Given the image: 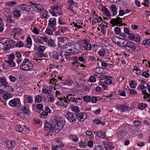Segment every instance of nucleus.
Masks as SVG:
<instances>
[{"label":"nucleus","instance_id":"57","mask_svg":"<svg viewBox=\"0 0 150 150\" xmlns=\"http://www.w3.org/2000/svg\"><path fill=\"white\" fill-rule=\"evenodd\" d=\"M46 33L49 35H51L52 34L53 32L51 29L47 28L46 30Z\"/></svg>","mask_w":150,"mask_h":150},{"label":"nucleus","instance_id":"19","mask_svg":"<svg viewBox=\"0 0 150 150\" xmlns=\"http://www.w3.org/2000/svg\"><path fill=\"white\" fill-rule=\"evenodd\" d=\"M9 42V40L7 38H0V43L2 44H6Z\"/></svg>","mask_w":150,"mask_h":150},{"label":"nucleus","instance_id":"36","mask_svg":"<svg viewBox=\"0 0 150 150\" xmlns=\"http://www.w3.org/2000/svg\"><path fill=\"white\" fill-rule=\"evenodd\" d=\"M64 19L61 17H59L58 19V23L59 24L63 25L65 24L66 23L64 22Z\"/></svg>","mask_w":150,"mask_h":150},{"label":"nucleus","instance_id":"63","mask_svg":"<svg viewBox=\"0 0 150 150\" xmlns=\"http://www.w3.org/2000/svg\"><path fill=\"white\" fill-rule=\"evenodd\" d=\"M6 20L8 22L10 23H13L15 22V21L14 20L12 19L10 17L7 18Z\"/></svg>","mask_w":150,"mask_h":150},{"label":"nucleus","instance_id":"10","mask_svg":"<svg viewBox=\"0 0 150 150\" xmlns=\"http://www.w3.org/2000/svg\"><path fill=\"white\" fill-rule=\"evenodd\" d=\"M10 106L12 107H16L21 105V101L19 98H16L11 100L9 102Z\"/></svg>","mask_w":150,"mask_h":150},{"label":"nucleus","instance_id":"46","mask_svg":"<svg viewBox=\"0 0 150 150\" xmlns=\"http://www.w3.org/2000/svg\"><path fill=\"white\" fill-rule=\"evenodd\" d=\"M45 49V47L44 46H40L38 48V50L39 52H42Z\"/></svg>","mask_w":150,"mask_h":150},{"label":"nucleus","instance_id":"15","mask_svg":"<svg viewBox=\"0 0 150 150\" xmlns=\"http://www.w3.org/2000/svg\"><path fill=\"white\" fill-rule=\"evenodd\" d=\"M94 133L101 138L103 139L105 137V134L103 131L94 132Z\"/></svg>","mask_w":150,"mask_h":150},{"label":"nucleus","instance_id":"20","mask_svg":"<svg viewBox=\"0 0 150 150\" xmlns=\"http://www.w3.org/2000/svg\"><path fill=\"white\" fill-rule=\"evenodd\" d=\"M13 113L16 116H21L22 117L25 116V114L22 111L21 112H19L16 110H14L13 111Z\"/></svg>","mask_w":150,"mask_h":150},{"label":"nucleus","instance_id":"61","mask_svg":"<svg viewBox=\"0 0 150 150\" xmlns=\"http://www.w3.org/2000/svg\"><path fill=\"white\" fill-rule=\"evenodd\" d=\"M61 30L62 32L64 33L66 31H68V28L67 27H65L63 26H62L61 27Z\"/></svg>","mask_w":150,"mask_h":150},{"label":"nucleus","instance_id":"54","mask_svg":"<svg viewBox=\"0 0 150 150\" xmlns=\"http://www.w3.org/2000/svg\"><path fill=\"white\" fill-rule=\"evenodd\" d=\"M96 79L93 76H91L90 79L88 80V82H93L96 81Z\"/></svg>","mask_w":150,"mask_h":150},{"label":"nucleus","instance_id":"13","mask_svg":"<svg viewBox=\"0 0 150 150\" xmlns=\"http://www.w3.org/2000/svg\"><path fill=\"white\" fill-rule=\"evenodd\" d=\"M33 100L32 98L30 96L25 95L24 97V104L28 103H33Z\"/></svg>","mask_w":150,"mask_h":150},{"label":"nucleus","instance_id":"33","mask_svg":"<svg viewBox=\"0 0 150 150\" xmlns=\"http://www.w3.org/2000/svg\"><path fill=\"white\" fill-rule=\"evenodd\" d=\"M103 82L106 84H111L112 81L111 79H109L108 77H106Z\"/></svg>","mask_w":150,"mask_h":150},{"label":"nucleus","instance_id":"21","mask_svg":"<svg viewBox=\"0 0 150 150\" xmlns=\"http://www.w3.org/2000/svg\"><path fill=\"white\" fill-rule=\"evenodd\" d=\"M117 108L118 109H120V110L122 112H123L125 110H127L128 107L127 105H121L117 106Z\"/></svg>","mask_w":150,"mask_h":150},{"label":"nucleus","instance_id":"42","mask_svg":"<svg viewBox=\"0 0 150 150\" xmlns=\"http://www.w3.org/2000/svg\"><path fill=\"white\" fill-rule=\"evenodd\" d=\"M16 2L15 1H11L8 2L7 4V5L9 6L12 7L13 5L16 4Z\"/></svg>","mask_w":150,"mask_h":150},{"label":"nucleus","instance_id":"43","mask_svg":"<svg viewBox=\"0 0 150 150\" xmlns=\"http://www.w3.org/2000/svg\"><path fill=\"white\" fill-rule=\"evenodd\" d=\"M42 98L41 96L38 95L37 96L35 99V101L38 103L40 102L42 100Z\"/></svg>","mask_w":150,"mask_h":150},{"label":"nucleus","instance_id":"49","mask_svg":"<svg viewBox=\"0 0 150 150\" xmlns=\"http://www.w3.org/2000/svg\"><path fill=\"white\" fill-rule=\"evenodd\" d=\"M54 81H55V83H54V84L56 85V82L58 81L57 80V78L55 79L54 78V79L52 78V79H51V80L50 81L49 83L50 84L52 83V84H53V83H54Z\"/></svg>","mask_w":150,"mask_h":150},{"label":"nucleus","instance_id":"56","mask_svg":"<svg viewBox=\"0 0 150 150\" xmlns=\"http://www.w3.org/2000/svg\"><path fill=\"white\" fill-rule=\"evenodd\" d=\"M115 31L116 34H118L120 33V28L118 27H115Z\"/></svg>","mask_w":150,"mask_h":150},{"label":"nucleus","instance_id":"26","mask_svg":"<svg viewBox=\"0 0 150 150\" xmlns=\"http://www.w3.org/2000/svg\"><path fill=\"white\" fill-rule=\"evenodd\" d=\"M79 46L80 48L78 50L76 51L77 52H79L81 50H86V48L85 45H83L82 44H79Z\"/></svg>","mask_w":150,"mask_h":150},{"label":"nucleus","instance_id":"23","mask_svg":"<svg viewBox=\"0 0 150 150\" xmlns=\"http://www.w3.org/2000/svg\"><path fill=\"white\" fill-rule=\"evenodd\" d=\"M111 9L112 11V15L113 16H115L117 13L116 11V8L115 5L112 4L111 6Z\"/></svg>","mask_w":150,"mask_h":150},{"label":"nucleus","instance_id":"31","mask_svg":"<svg viewBox=\"0 0 150 150\" xmlns=\"http://www.w3.org/2000/svg\"><path fill=\"white\" fill-rule=\"evenodd\" d=\"M103 68L101 67H97L94 69L95 72L99 74L102 73Z\"/></svg>","mask_w":150,"mask_h":150},{"label":"nucleus","instance_id":"39","mask_svg":"<svg viewBox=\"0 0 150 150\" xmlns=\"http://www.w3.org/2000/svg\"><path fill=\"white\" fill-rule=\"evenodd\" d=\"M42 92L43 93L47 94H50L51 93V91L50 90L46 89H43Z\"/></svg>","mask_w":150,"mask_h":150},{"label":"nucleus","instance_id":"29","mask_svg":"<svg viewBox=\"0 0 150 150\" xmlns=\"http://www.w3.org/2000/svg\"><path fill=\"white\" fill-rule=\"evenodd\" d=\"M58 39L59 42L63 43L67 40V38L66 37H59Z\"/></svg>","mask_w":150,"mask_h":150},{"label":"nucleus","instance_id":"17","mask_svg":"<svg viewBox=\"0 0 150 150\" xmlns=\"http://www.w3.org/2000/svg\"><path fill=\"white\" fill-rule=\"evenodd\" d=\"M56 24L55 18H51L49 21L48 25L50 26H55Z\"/></svg>","mask_w":150,"mask_h":150},{"label":"nucleus","instance_id":"25","mask_svg":"<svg viewBox=\"0 0 150 150\" xmlns=\"http://www.w3.org/2000/svg\"><path fill=\"white\" fill-rule=\"evenodd\" d=\"M15 143L14 141H9L7 142V145L8 147L10 148H12L15 145Z\"/></svg>","mask_w":150,"mask_h":150},{"label":"nucleus","instance_id":"41","mask_svg":"<svg viewBox=\"0 0 150 150\" xmlns=\"http://www.w3.org/2000/svg\"><path fill=\"white\" fill-rule=\"evenodd\" d=\"M48 44L49 45V46L52 47H54V41L51 39H50L48 41Z\"/></svg>","mask_w":150,"mask_h":150},{"label":"nucleus","instance_id":"14","mask_svg":"<svg viewBox=\"0 0 150 150\" xmlns=\"http://www.w3.org/2000/svg\"><path fill=\"white\" fill-rule=\"evenodd\" d=\"M120 39L122 40H124V39H123L121 38H119L117 36L112 37L111 38L112 41L114 43H115L119 46H120V43L119 41V40H120Z\"/></svg>","mask_w":150,"mask_h":150},{"label":"nucleus","instance_id":"24","mask_svg":"<svg viewBox=\"0 0 150 150\" xmlns=\"http://www.w3.org/2000/svg\"><path fill=\"white\" fill-rule=\"evenodd\" d=\"M20 11V10L19 8H17L13 11L14 16L16 17H20L21 14Z\"/></svg>","mask_w":150,"mask_h":150},{"label":"nucleus","instance_id":"40","mask_svg":"<svg viewBox=\"0 0 150 150\" xmlns=\"http://www.w3.org/2000/svg\"><path fill=\"white\" fill-rule=\"evenodd\" d=\"M11 97V95L8 93H6L3 95V97L5 100L8 99Z\"/></svg>","mask_w":150,"mask_h":150},{"label":"nucleus","instance_id":"64","mask_svg":"<svg viewBox=\"0 0 150 150\" xmlns=\"http://www.w3.org/2000/svg\"><path fill=\"white\" fill-rule=\"evenodd\" d=\"M94 150H104V149L102 146H97L94 149Z\"/></svg>","mask_w":150,"mask_h":150},{"label":"nucleus","instance_id":"4","mask_svg":"<svg viewBox=\"0 0 150 150\" xmlns=\"http://www.w3.org/2000/svg\"><path fill=\"white\" fill-rule=\"evenodd\" d=\"M33 66V64L29 61V60L27 59H25L23 60L20 68L22 70L28 71L32 69Z\"/></svg>","mask_w":150,"mask_h":150},{"label":"nucleus","instance_id":"45","mask_svg":"<svg viewBox=\"0 0 150 150\" xmlns=\"http://www.w3.org/2000/svg\"><path fill=\"white\" fill-rule=\"evenodd\" d=\"M43 105L41 104H38L37 105V109H38V111L37 110L38 112L39 111H40L41 110H43Z\"/></svg>","mask_w":150,"mask_h":150},{"label":"nucleus","instance_id":"48","mask_svg":"<svg viewBox=\"0 0 150 150\" xmlns=\"http://www.w3.org/2000/svg\"><path fill=\"white\" fill-rule=\"evenodd\" d=\"M72 110L76 112H78L79 111L80 109L79 107L74 106L72 108Z\"/></svg>","mask_w":150,"mask_h":150},{"label":"nucleus","instance_id":"3","mask_svg":"<svg viewBox=\"0 0 150 150\" xmlns=\"http://www.w3.org/2000/svg\"><path fill=\"white\" fill-rule=\"evenodd\" d=\"M15 58L14 55L13 54H11L8 57L9 60H5L4 62L5 63L8 64L10 65L11 67H14L16 66V68H18L19 66V64L21 62V60L18 59L17 61L16 64L13 62V59Z\"/></svg>","mask_w":150,"mask_h":150},{"label":"nucleus","instance_id":"32","mask_svg":"<svg viewBox=\"0 0 150 150\" xmlns=\"http://www.w3.org/2000/svg\"><path fill=\"white\" fill-rule=\"evenodd\" d=\"M146 106L147 105L146 104L142 103L139 104L138 108L140 110H142L146 108Z\"/></svg>","mask_w":150,"mask_h":150},{"label":"nucleus","instance_id":"11","mask_svg":"<svg viewBox=\"0 0 150 150\" xmlns=\"http://www.w3.org/2000/svg\"><path fill=\"white\" fill-rule=\"evenodd\" d=\"M19 8L23 12L25 13L28 12L31 9V6L25 4H21L19 6Z\"/></svg>","mask_w":150,"mask_h":150},{"label":"nucleus","instance_id":"22","mask_svg":"<svg viewBox=\"0 0 150 150\" xmlns=\"http://www.w3.org/2000/svg\"><path fill=\"white\" fill-rule=\"evenodd\" d=\"M19 109L22 111L24 114H27L28 113V109L25 106H22L19 107Z\"/></svg>","mask_w":150,"mask_h":150},{"label":"nucleus","instance_id":"1","mask_svg":"<svg viewBox=\"0 0 150 150\" xmlns=\"http://www.w3.org/2000/svg\"><path fill=\"white\" fill-rule=\"evenodd\" d=\"M52 123L54 125V130H60L63 127L64 122L57 116H54L52 119Z\"/></svg>","mask_w":150,"mask_h":150},{"label":"nucleus","instance_id":"44","mask_svg":"<svg viewBox=\"0 0 150 150\" xmlns=\"http://www.w3.org/2000/svg\"><path fill=\"white\" fill-rule=\"evenodd\" d=\"M6 92H12L14 90V89L13 88H11V86H9L8 85H7V86H6Z\"/></svg>","mask_w":150,"mask_h":150},{"label":"nucleus","instance_id":"58","mask_svg":"<svg viewBox=\"0 0 150 150\" xmlns=\"http://www.w3.org/2000/svg\"><path fill=\"white\" fill-rule=\"evenodd\" d=\"M67 8L68 10H69L75 13V11L73 9V7L71 5H69L67 7Z\"/></svg>","mask_w":150,"mask_h":150},{"label":"nucleus","instance_id":"60","mask_svg":"<svg viewBox=\"0 0 150 150\" xmlns=\"http://www.w3.org/2000/svg\"><path fill=\"white\" fill-rule=\"evenodd\" d=\"M51 9L54 10H58L59 9V6L57 5H53L51 6Z\"/></svg>","mask_w":150,"mask_h":150},{"label":"nucleus","instance_id":"51","mask_svg":"<svg viewBox=\"0 0 150 150\" xmlns=\"http://www.w3.org/2000/svg\"><path fill=\"white\" fill-rule=\"evenodd\" d=\"M133 125L135 127H137L141 125V123L139 120L135 121L133 123Z\"/></svg>","mask_w":150,"mask_h":150},{"label":"nucleus","instance_id":"18","mask_svg":"<svg viewBox=\"0 0 150 150\" xmlns=\"http://www.w3.org/2000/svg\"><path fill=\"white\" fill-rule=\"evenodd\" d=\"M39 5L36 4H35L33 3L32 4L31 7L33 9L34 11H41V9L39 7Z\"/></svg>","mask_w":150,"mask_h":150},{"label":"nucleus","instance_id":"53","mask_svg":"<svg viewBox=\"0 0 150 150\" xmlns=\"http://www.w3.org/2000/svg\"><path fill=\"white\" fill-rule=\"evenodd\" d=\"M69 101H72L76 103H78V100L77 99L75 98L71 97L70 99H69Z\"/></svg>","mask_w":150,"mask_h":150},{"label":"nucleus","instance_id":"38","mask_svg":"<svg viewBox=\"0 0 150 150\" xmlns=\"http://www.w3.org/2000/svg\"><path fill=\"white\" fill-rule=\"evenodd\" d=\"M142 44H144V45H146V44L149 45L150 44V39L147 38L145 40H144Z\"/></svg>","mask_w":150,"mask_h":150},{"label":"nucleus","instance_id":"28","mask_svg":"<svg viewBox=\"0 0 150 150\" xmlns=\"http://www.w3.org/2000/svg\"><path fill=\"white\" fill-rule=\"evenodd\" d=\"M15 129L18 132H22L23 130V128L21 125H17L15 127Z\"/></svg>","mask_w":150,"mask_h":150},{"label":"nucleus","instance_id":"35","mask_svg":"<svg viewBox=\"0 0 150 150\" xmlns=\"http://www.w3.org/2000/svg\"><path fill=\"white\" fill-rule=\"evenodd\" d=\"M7 85H1L0 86V90L2 92H6Z\"/></svg>","mask_w":150,"mask_h":150},{"label":"nucleus","instance_id":"16","mask_svg":"<svg viewBox=\"0 0 150 150\" xmlns=\"http://www.w3.org/2000/svg\"><path fill=\"white\" fill-rule=\"evenodd\" d=\"M64 144L62 142H60V144H57L56 145H52V150H57L58 149H60L64 147Z\"/></svg>","mask_w":150,"mask_h":150},{"label":"nucleus","instance_id":"7","mask_svg":"<svg viewBox=\"0 0 150 150\" xmlns=\"http://www.w3.org/2000/svg\"><path fill=\"white\" fill-rule=\"evenodd\" d=\"M51 111V110L48 107H46L44 110L39 111L38 112L40 114L41 117L43 118H46L48 115V113H50Z\"/></svg>","mask_w":150,"mask_h":150},{"label":"nucleus","instance_id":"55","mask_svg":"<svg viewBox=\"0 0 150 150\" xmlns=\"http://www.w3.org/2000/svg\"><path fill=\"white\" fill-rule=\"evenodd\" d=\"M53 57L56 59L58 60L59 59V56L57 52H55L53 54Z\"/></svg>","mask_w":150,"mask_h":150},{"label":"nucleus","instance_id":"9","mask_svg":"<svg viewBox=\"0 0 150 150\" xmlns=\"http://www.w3.org/2000/svg\"><path fill=\"white\" fill-rule=\"evenodd\" d=\"M44 129L50 132H52L54 129V124L52 123V121L50 123L46 122L45 125Z\"/></svg>","mask_w":150,"mask_h":150},{"label":"nucleus","instance_id":"47","mask_svg":"<svg viewBox=\"0 0 150 150\" xmlns=\"http://www.w3.org/2000/svg\"><path fill=\"white\" fill-rule=\"evenodd\" d=\"M83 98L84 100L86 102H88L90 100V97L88 96H83Z\"/></svg>","mask_w":150,"mask_h":150},{"label":"nucleus","instance_id":"37","mask_svg":"<svg viewBox=\"0 0 150 150\" xmlns=\"http://www.w3.org/2000/svg\"><path fill=\"white\" fill-rule=\"evenodd\" d=\"M98 53L100 56H103L105 53V51L104 49L102 48L98 52Z\"/></svg>","mask_w":150,"mask_h":150},{"label":"nucleus","instance_id":"50","mask_svg":"<svg viewBox=\"0 0 150 150\" xmlns=\"http://www.w3.org/2000/svg\"><path fill=\"white\" fill-rule=\"evenodd\" d=\"M24 46V44L21 41H20L19 42L17 43L16 45V46L19 47H23Z\"/></svg>","mask_w":150,"mask_h":150},{"label":"nucleus","instance_id":"59","mask_svg":"<svg viewBox=\"0 0 150 150\" xmlns=\"http://www.w3.org/2000/svg\"><path fill=\"white\" fill-rule=\"evenodd\" d=\"M91 101L93 103H96L97 101V98L96 97L93 96L91 99Z\"/></svg>","mask_w":150,"mask_h":150},{"label":"nucleus","instance_id":"12","mask_svg":"<svg viewBox=\"0 0 150 150\" xmlns=\"http://www.w3.org/2000/svg\"><path fill=\"white\" fill-rule=\"evenodd\" d=\"M76 118L80 121H83L87 117L85 113H79L76 114Z\"/></svg>","mask_w":150,"mask_h":150},{"label":"nucleus","instance_id":"8","mask_svg":"<svg viewBox=\"0 0 150 150\" xmlns=\"http://www.w3.org/2000/svg\"><path fill=\"white\" fill-rule=\"evenodd\" d=\"M66 117L71 123L75 122L77 119L76 114H75L70 112H67Z\"/></svg>","mask_w":150,"mask_h":150},{"label":"nucleus","instance_id":"30","mask_svg":"<svg viewBox=\"0 0 150 150\" xmlns=\"http://www.w3.org/2000/svg\"><path fill=\"white\" fill-rule=\"evenodd\" d=\"M105 147L107 150H112L113 148L112 144L110 142L108 143Z\"/></svg>","mask_w":150,"mask_h":150},{"label":"nucleus","instance_id":"6","mask_svg":"<svg viewBox=\"0 0 150 150\" xmlns=\"http://www.w3.org/2000/svg\"><path fill=\"white\" fill-rule=\"evenodd\" d=\"M122 18L117 17L116 18L112 19L110 21V23L113 25V26L116 25L119 26H122L124 24V23H122Z\"/></svg>","mask_w":150,"mask_h":150},{"label":"nucleus","instance_id":"2","mask_svg":"<svg viewBox=\"0 0 150 150\" xmlns=\"http://www.w3.org/2000/svg\"><path fill=\"white\" fill-rule=\"evenodd\" d=\"M124 47L127 51L131 52H138L139 48L136 46V44L131 42H127Z\"/></svg>","mask_w":150,"mask_h":150},{"label":"nucleus","instance_id":"5","mask_svg":"<svg viewBox=\"0 0 150 150\" xmlns=\"http://www.w3.org/2000/svg\"><path fill=\"white\" fill-rule=\"evenodd\" d=\"M74 44L69 43L65 45L63 49L65 51V52L68 53H73L75 52L76 53L77 52L75 50V48H74Z\"/></svg>","mask_w":150,"mask_h":150},{"label":"nucleus","instance_id":"62","mask_svg":"<svg viewBox=\"0 0 150 150\" xmlns=\"http://www.w3.org/2000/svg\"><path fill=\"white\" fill-rule=\"evenodd\" d=\"M48 101L49 102H52L54 99V97L52 95H51L50 96H48Z\"/></svg>","mask_w":150,"mask_h":150},{"label":"nucleus","instance_id":"34","mask_svg":"<svg viewBox=\"0 0 150 150\" xmlns=\"http://www.w3.org/2000/svg\"><path fill=\"white\" fill-rule=\"evenodd\" d=\"M142 91V93L143 94H144L145 95L147 96V98H150V94H148V93H146V88H143L141 89Z\"/></svg>","mask_w":150,"mask_h":150},{"label":"nucleus","instance_id":"27","mask_svg":"<svg viewBox=\"0 0 150 150\" xmlns=\"http://www.w3.org/2000/svg\"><path fill=\"white\" fill-rule=\"evenodd\" d=\"M70 138L73 141L75 142H78V139L77 137L74 135H69Z\"/></svg>","mask_w":150,"mask_h":150},{"label":"nucleus","instance_id":"52","mask_svg":"<svg viewBox=\"0 0 150 150\" xmlns=\"http://www.w3.org/2000/svg\"><path fill=\"white\" fill-rule=\"evenodd\" d=\"M86 144L85 142H80L79 143V146L82 147L84 148L86 146Z\"/></svg>","mask_w":150,"mask_h":150}]
</instances>
